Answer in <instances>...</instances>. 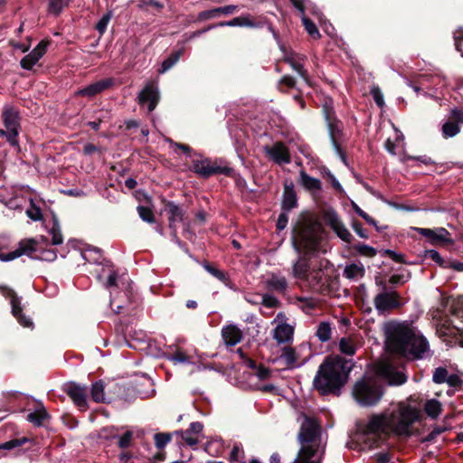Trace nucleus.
I'll use <instances>...</instances> for the list:
<instances>
[{
    "label": "nucleus",
    "mask_w": 463,
    "mask_h": 463,
    "mask_svg": "<svg viewBox=\"0 0 463 463\" xmlns=\"http://www.w3.org/2000/svg\"><path fill=\"white\" fill-rule=\"evenodd\" d=\"M420 418V411L407 402H399L381 413L369 417L365 426L367 434H395L410 436L411 428Z\"/></svg>",
    "instance_id": "obj_1"
},
{
    "label": "nucleus",
    "mask_w": 463,
    "mask_h": 463,
    "mask_svg": "<svg viewBox=\"0 0 463 463\" xmlns=\"http://www.w3.org/2000/svg\"><path fill=\"white\" fill-rule=\"evenodd\" d=\"M387 348L408 359H425L430 356L428 340L404 323L390 322L385 325Z\"/></svg>",
    "instance_id": "obj_2"
},
{
    "label": "nucleus",
    "mask_w": 463,
    "mask_h": 463,
    "mask_svg": "<svg viewBox=\"0 0 463 463\" xmlns=\"http://www.w3.org/2000/svg\"><path fill=\"white\" fill-rule=\"evenodd\" d=\"M298 439L300 449L293 463H321L324 450L321 447L322 429L314 417L300 414Z\"/></svg>",
    "instance_id": "obj_3"
},
{
    "label": "nucleus",
    "mask_w": 463,
    "mask_h": 463,
    "mask_svg": "<svg viewBox=\"0 0 463 463\" xmlns=\"http://www.w3.org/2000/svg\"><path fill=\"white\" fill-rule=\"evenodd\" d=\"M353 364L340 356L327 357L319 366L313 385L322 394L336 393L345 385Z\"/></svg>",
    "instance_id": "obj_4"
},
{
    "label": "nucleus",
    "mask_w": 463,
    "mask_h": 463,
    "mask_svg": "<svg viewBox=\"0 0 463 463\" xmlns=\"http://www.w3.org/2000/svg\"><path fill=\"white\" fill-rule=\"evenodd\" d=\"M383 395V391L376 378L364 376L353 389L355 401L364 407L376 405Z\"/></svg>",
    "instance_id": "obj_5"
},
{
    "label": "nucleus",
    "mask_w": 463,
    "mask_h": 463,
    "mask_svg": "<svg viewBox=\"0 0 463 463\" xmlns=\"http://www.w3.org/2000/svg\"><path fill=\"white\" fill-rule=\"evenodd\" d=\"M2 120L5 129H0V137H5L11 146H18L20 128L19 111L11 105H5L2 111Z\"/></svg>",
    "instance_id": "obj_6"
},
{
    "label": "nucleus",
    "mask_w": 463,
    "mask_h": 463,
    "mask_svg": "<svg viewBox=\"0 0 463 463\" xmlns=\"http://www.w3.org/2000/svg\"><path fill=\"white\" fill-rule=\"evenodd\" d=\"M192 171L203 178H208L213 175H231L232 168L222 165V159L212 160L208 157L200 156L194 159L192 163Z\"/></svg>",
    "instance_id": "obj_7"
},
{
    "label": "nucleus",
    "mask_w": 463,
    "mask_h": 463,
    "mask_svg": "<svg viewBox=\"0 0 463 463\" xmlns=\"http://www.w3.org/2000/svg\"><path fill=\"white\" fill-rule=\"evenodd\" d=\"M374 307L379 314H384L401 306L400 296L396 291L383 290L377 294L373 299Z\"/></svg>",
    "instance_id": "obj_8"
},
{
    "label": "nucleus",
    "mask_w": 463,
    "mask_h": 463,
    "mask_svg": "<svg viewBox=\"0 0 463 463\" xmlns=\"http://www.w3.org/2000/svg\"><path fill=\"white\" fill-rule=\"evenodd\" d=\"M272 324H276L273 329V337L279 344L288 343L293 339L294 327L286 323L283 313H278Z\"/></svg>",
    "instance_id": "obj_9"
},
{
    "label": "nucleus",
    "mask_w": 463,
    "mask_h": 463,
    "mask_svg": "<svg viewBox=\"0 0 463 463\" xmlns=\"http://www.w3.org/2000/svg\"><path fill=\"white\" fill-rule=\"evenodd\" d=\"M306 350L309 351V348L305 345H299L296 348L285 347L280 358L285 362L288 367H299L305 364L310 358V354L301 357V353Z\"/></svg>",
    "instance_id": "obj_10"
},
{
    "label": "nucleus",
    "mask_w": 463,
    "mask_h": 463,
    "mask_svg": "<svg viewBox=\"0 0 463 463\" xmlns=\"http://www.w3.org/2000/svg\"><path fill=\"white\" fill-rule=\"evenodd\" d=\"M414 230L421 236L426 238L431 244H452L453 240L450 233L442 227L429 228H414Z\"/></svg>",
    "instance_id": "obj_11"
},
{
    "label": "nucleus",
    "mask_w": 463,
    "mask_h": 463,
    "mask_svg": "<svg viewBox=\"0 0 463 463\" xmlns=\"http://www.w3.org/2000/svg\"><path fill=\"white\" fill-rule=\"evenodd\" d=\"M282 51L284 52L283 60L290 65V67L305 80V82L309 84L308 73L304 68L307 56L292 51Z\"/></svg>",
    "instance_id": "obj_12"
},
{
    "label": "nucleus",
    "mask_w": 463,
    "mask_h": 463,
    "mask_svg": "<svg viewBox=\"0 0 463 463\" xmlns=\"http://www.w3.org/2000/svg\"><path fill=\"white\" fill-rule=\"evenodd\" d=\"M160 99V93L155 82L147 83L138 94V102L141 105L147 104L148 111H153Z\"/></svg>",
    "instance_id": "obj_13"
},
{
    "label": "nucleus",
    "mask_w": 463,
    "mask_h": 463,
    "mask_svg": "<svg viewBox=\"0 0 463 463\" xmlns=\"http://www.w3.org/2000/svg\"><path fill=\"white\" fill-rule=\"evenodd\" d=\"M377 373L386 379L391 385H401L407 380L402 371L397 370L387 363L379 364Z\"/></svg>",
    "instance_id": "obj_14"
},
{
    "label": "nucleus",
    "mask_w": 463,
    "mask_h": 463,
    "mask_svg": "<svg viewBox=\"0 0 463 463\" xmlns=\"http://www.w3.org/2000/svg\"><path fill=\"white\" fill-rule=\"evenodd\" d=\"M65 392L73 401L76 406H78L81 410L87 409L88 389L85 385H80L75 383H70L66 385Z\"/></svg>",
    "instance_id": "obj_15"
},
{
    "label": "nucleus",
    "mask_w": 463,
    "mask_h": 463,
    "mask_svg": "<svg viewBox=\"0 0 463 463\" xmlns=\"http://www.w3.org/2000/svg\"><path fill=\"white\" fill-rule=\"evenodd\" d=\"M114 84V80L111 78H107L100 80L99 81L93 82L85 88H82L75 92V96H84L88 98H92L105 90L109 89Z\"/></svg>",
    "instance_id": "obj_16"
},
{
    "label": "nucleus",
    "mask_w": 463,
    "mask_h": 463,
    "mask_svg": "<svg viewBox=\"0 0 463 463\" xmlns=\"http://www.w3.org/2000/svg\"><path fill=\"white\" fill-rule=\"evenodd\" d=\"M48 42L41 41L37 46L21 60V67L24 70H32L47 51Z\"/></svg>",
    "instance_id": "obj_17"
},
{
    "label": "nucleus",
    "mask_w": 463,
    "mask_h": 463,
    "mask_svg": "<svg viewBox=\"0 0 463 463\" xmlns=\"http://www.w3.org/2000/svg\"><path fill=\"white\" fill-rule=\"evenodd\" d=\"M165 211L168 213L169 227L172 230L174 240L177 244H181L179 239L176 237L177 224L183 222L184 212L174 203H168L165 206Z\"/></svg>",
    "instance_id": "obj_18"
},
{
    "label": "nucleus",
    "mask_w": 463,
    "mask_h": 463,
    "mask_svg": "<svg viewBox=\"0 0 463 463\" xmlns=\"http://www.w3.org/2000/svg\"><path fill=\"white\" fill-rule=\"evenodd\" d=\"M41 246L38 241L34 239L24 240L19 242L18 248L9 252L10 261L23 255L32 256L33 253L40 251Z\"/></svg>",
    "instance_id": "obj_19"
},
{
    "label": "nucleus",
    "mask_w": 463,
    "mask_h": 463,
    "mask_svg": "<svg viewBox=\"0 0 463 463\" xmlns=\"http://www.w3.org/2000/svg\"><path fill=\"white\" fill-rule=\"evenodd\" d=\"M7 297L10 298L13 316L17 319L21 326L30 327L33 325V322L29 317L23 315L21 298L13 290L8 291Z\"/></svg>",
    "instance_id": "obj_20"
},
{
    "label": "nucleus",
    "mask_w": 463,
    "mask_h": 463,
    "mask_svg": "<svg viewBox=\"0 0 463 463\" xmlns=\"http://www.w3.org/2000/svg\"><path fill=\"white\" fill-rule=\"evenodd\" d=\"M266 153L279 165L289 164L291 157L288 149L282 143H276L271 147H265Z\"/></svg>",
    "instance_id": "obj_21"
},
{
    "label": "nucleus",
    "mask_w": 463,
    "mask_h": 463,
    "mask_svg": "<svg viewBox=\"0 0 463 463\" xmlns=\"http://www.w3.org/2000/svg\"><path fill=\"white\" fill-rule=\"evenodd\" d=\"M222 337L227 346H234L242 339V332L236 325L230 324L222 327Z\"/></svg>",
    "instance_id": "obj_22"
},
{
    "label": "nucleus",
    "mask_w": 463,
    "mask_h": 463,
    "mask_svg": "<svg viewBox=\"0 0 463 463\" xmlns=\"http://www.w3.org/2000/svg\"><path fill=\"white\" fill-rule=\"evenodd\" d=\"M328 223L332 230L336 233V235L345 242L350 243L353 236L348 231V229L345 226L343 222L340 220L338 215L335 213H332L328 216Z\"/></svg>",
    "instance_id": "obj_23"
},
{
    "label": "nucleus",
    "mask_w": 463,
    "mask_h": 463,
    "mask_svg": "<svg viewBox=\"0 0 463 463\" xmlns=\"http://www.w3.org/2000/svg\"><path fill=\"white\" fill-rule=\"evenodd\" d=\"M311 266L304 257H299L292 266V276L298 279L306 280Z\"/></svg>",
    "instance_id": "obj_24"
},
{
    "label": "nucleus",
    "mask_w": 463,
    "mask_h": 463,
    "mask_svg": "<svg viewBox=\"0 0 463 463\" xmlns=\"http://www.w3.org/2000/svg\"><path fill=\"white\" fill-rule=\"evenodd\" d=\"M298 204L297 194L293 189V184H286L284 188L282 209L285 212H289Z\"/></svg>",
    "instance_id": "obj_25"
},
{
    "label": "nucleus",
    "mask_w": 463,
    "mask_h": 463,
    "mask_svg": "<svg viewBox=\"0 0 463 463\" xmlns=\"http://www.w3.org/2000/svg\"><path fill=\"white\" fill-rule=\"evenodd\" d=\"M109 431H110V430L109 428H104L101 431L102 437H104L106 439L118 438V446L121 449H126V448L129 447L132 437H133L132 431L127 430L124 432V434L122 436H118V434H115V433H110ZM111 432H113V430H111Z\"/></svg>",
    "instance_id": "obj_26"
},
{
    "label": "nucleus",
    "mask_w": 463,
    "mask_h": 463,
    "mask_svg": "<svg viewBox=\"0 0 463 463\" xmlns=\"http://www.w3.org/2000/svg\"><path fill=\"white\" fill-rule=\"evenodd\" d=\"M364 267L361 263H352L346 265L344 269V276L351 280H359L364 276Z\"/></svg>",
    "instance_id": "obj_27"
},
{
    "label": "nucleus",
    "mask_w": 463,
    "mask_h": 463,
    "mask_svg": "<svg viewBox=\"0 0 463 463\" xmlns=\"http://www.w3.org/2000/svg\"><path fill=\"white\" fill-rule=\"evenodd\" d=\"M268 288L278 292H284L288 288V281L284 276L271 274L266 281Z\"/></svg>",
    "instance_id": "obj_28"
},
{
    "label": "nucleus",
    "mask_w": 463,
    "mask_h": 463,
    "mask_svg": "<svg viewBox=\"0 0 463 463\" xmlns=\"http://www.w3.org/2000/svg\"><path fill=\"white\" fill-rule=\"evenodd\" d=\"M299 184L308 191H318L321 189V182L317 178L308 175L303 170L299 173Z\"/></svg>",
    "instance_id": "obj_29"
},
{
    "label": "nucleus",
    "mask_w": 463,
    "mask_h": 463,
    "mask_svg": "<svg viewBox=\"0 0 463 463\" xmlns=\"http://www.w3.org/2000/svg\"><path fill=\"white\" fill-rule=\"evenodd\" d=\"M325 273L321 268H310L306 282L312 288L322 285L325 282Z\"/></svg>",
    "instance_id": "obj_30"
},
{
    "label": "nucleus",
    "mask_w": 463,
    "mask_h": 463,
    "mask_svg": "<svg viewBox=\"0 0 463 463\" xmlns=\"http://www.w3.org/2000/svg\"><path fill=\"white\" fill-rule=\"evenodd\" d=\"M108 275L107 280L104 282L106 288L117 286V279L118 278L117 272L112 269L111 265L106 264L102 269V272H99L98 279L101 281L102 278Z\"/></svg>",
    "instance_id": "obj_31"
},
{
    "label": "nucleus",
    "mask_w": 463,
    "mask_h": 463,
    "mask_svg": "<svg viewBox=\"0 0 463 463\" xmlns=\"http://www.w3.org/2000/svg\"><path fill=\"white\" fill-rule=\"evenodd\" d=\"M437 333L439 336H457L458 335L460 336L463 345V328L453 326H447L446 324L441 325L438 327Z\"/></svg>",
    "instance_id": "obj_32"
},
{
    "label": "nucleus",
    "mask_w": 463,
    "mask_h": 463,
    "mask_svg": "<svg viewBox=\"0 0 463 463\" xmlns=\"http://www.w3.org/2000/svg\"><path fill=\"white\" fill-rule=\"evenodd\" d=\"M326 120L329 121L328 114H326ZM328 129H329V133H330V136H331L332 143H333V146H334L335 151L337 152V154L340 155V156L342 157V160L344 162H345V155L341 151V148H340L339 145L336 142V136L340 132V128L338 127L337 124H334L332 122H328Z\"/></svg>",
    "instance_id": "obj_33"
},
{
    "label": "nucleus",
    "mask_w": 463,
    "mask_h": 463,
    "mask_svg": "<svg viewBox=\"0 0 463 463\" xmlns=\"http://www.w3.org/2000/svg\"><path fill=\"white\" fill-rule=\"evenodd\" d=\"M49 417L44 407L41 406L27 415V420L36 426H40Z\"/></svg>",
    "instance_id": "obj_34"
},
{
    "label": "nucleus",
    "mask_w": 463,
    "mask_h": 463,
    "mask_svg": "<svg viewBox=\"0 0 463 463\" xmlns=\"http://www.w3.org/2000/svg\"><path fill=\"white\" fill-rule=\"evenodd\" d=\"M105 384L102 381L96 382L91 386V398L96 402H107L105 396Z\"/></svg>",
    "instance_id": "obj_35"
},
{
    "label": "nucleus",
    "mask_w": 463,
    "mask_h": 463,
    "mask_svg": "<svg viewBox=\"0 0 463 463\" xmlns=\"http://www.w3.org/2000/svg\"><path fill=\"white\" fill-rule=\"evenodd\" d=\"M316 335L321 342L328 341L332 335L330 324L328 322L320 323L317 326Z\"/></svg>",
    "instance_id": "obj_36"
},
{
    "label": "nucleus",
    "mask_w": 463,
    "mask_h": 463,
    "mask_svg": "<svg viewBox=\"0 0 463 463\" xmlns=\"http://www.w3.org/2000/svg\"><path fill=\"white\" fill-rule=\"evenodd\" d=\"M424 410L430 417L435 419L441 411V403L435 399L430 400L426 402Z\"/></svg>",
    "instance_id": "obj_37"
},
{
    "label": "nucleus",
    "mask_w": 463,
    "mask_h": 463,
    "mask_svg": "<svg viewBox=\"0 0 463 463\" xmlns=\"http://www.w3.org/2000/svg\"><path fill=\"white\" fill-rule=\"evenodd\" d=\"M339 349L341 353L346 355H354L355 354V345L353 339L343 337L339 342Z\"/></svg>",
    "instance_id": "obj_38"
},
{
    "label": "nucleus",
    "mask_w": 463,
    "mask_h": 463,
    "mask_svg": "<svg viewBox=\"0 0 463 463\" xmlns=\"http://www.w3.org/2000/svg\"><path fill=\"white\" fill-rule=\"evenodd\" d=\"M183 51H177L175 53L171 54L167 59H165L162 64L161 69L159 70V73H165L168 70H170L180 59Z\"/></svg>",
    "instance_id": "obj_39"
},
{
    "label": "nucleus",
    "mask_w": 463,
    "mask_h": 463,
    "mask_svg": "<svg viewBox=\"0 0 463 463\" xmlns=\"http://www.w3.org/2000/svg\"><path fill=\"white\" fill-rule=\"evenodd\" d=\"M459 130V125L450 120L445 122L442 126V135L446 138L455 137Z\"/></svg>",
    "instance_id": "obj_40"
},
{
    "label": "nucleus",
    "mask_w": 463,
    "mask_h": 463,
    "mask_svg": "<svg viewBox=\"0 0 463 463\" xmlns=\"http://www.w3.org/2000/svg\"><path fill=\"white\" fill-rule=\"evenodd\" d=\"M403 141V135L398 129H395V140L392 141L391 138H388L385 141V148L386 150L392 154H396V147L399 146L401 142Z\"/></svg>",
    "instance_id": "obj_41"
},
{
    "label": "nucleus",
    "mask_w": 463,
    "mask_h": 463,
    "mask_svg": "<svg viewBox=\"0 0 463 463\" xmlns=\"http://www.w3.org/2000/svg\"><path fill=\"white\" fill-rule=\"evenodd\" d=\"M301 20L306 31L311 37L315 39L320 37V33L317 27L309 18L306 16V14L301 15Z\"/></svg>",
    "instance_id": "obj_42"
},
{
    "label": "nucleus",
    "mask_w": 463,
    "mask_h": 463,
    "mask_svg": "<svg viewBox=\"0 0 463 463\" xmlns=\"http://www.w3.org/2000/svg\"><path fill=\"white\" fill-rule=\"evenodd\" d=\"M50 234L52 235V243L53 245H60L63 242V237L61 232V227L56 219L53 221V224L50 230Z\"/></svg>",
    "instance_id": "obj_43"
},
{
    "label": "nucleus",
    "mask_w": 463,
    "mask_h": 463,
    "mask_svg": "<svg viewBox=\"0 0 463 463\" xmlns=\"http://www.w3.org/2000/svg\"><path fill=\"white\" fill-rule=\"evenodd\" d=\"M245 453L241 444H235L230 454V460L232 463H245L243 461Z\"/></svg>",
    "instance_id": "obj_44"
},
{
    "label": "nucleus",
    "mask_w": 463,
    "mask_h": 463,
    "mask_svg": "<svg viewBox=\"0 0 463 463\" xmlns=\"http://www.w3.org/2000/svg\"><path fill=\"white\" fill-rule=\"evenodd\" d=\"M71 0H50L49 12L58 15L63 8L68 6Z\"/></svg>",
    "instance_id": "obj_45"
},
{
    "label": "nucleus",
    "mask_w": 463,
    "mask_h": 463,
    "mask_svg": "<svg viewBox=\"0 0 463 463\" xmlns=\"http://www.w3.org/2000/svg\"><path fill=\"white\" fill-rule=\"evenodd\" d=\"M26 215L33 222H38L43 219L42 210L34 204L33 199L30 200V207L26 210Z\"/></svg>",
    "instance_id": "obj_46"
},
{
    "label": "nucleus",
    "mask_w": 463,
    "mask_h": 463,
    "mask_svg": "<svg viewBox=\"0 0 463 463\" xmlns=\"http://www.w3.org/2000/svg\"><path fill=\"white\" fill-rule=\"evenodd\" d=\"M113 17V12L109 10L99 20L96 24V30L99 32L100 35H102L108 27L111 18Z\"/></svg>",
    "instance_id": "obj_47"
},
{
    "label": "nucleus",
    "mask_w": 463,
    "mask_h": 463,
    "mask_svg": "<svg viewBox=\"0 0 463 463\" xmlns=\"http://www.w3.org/2000/svg\"><path fill=\"white\" fill-rule=\"evenodd\" d=\"M29 439L27 438H20V439H13L8 441H5L4 443H0V450H12L15 448H18L20 446H23L25 444Z\"/></svg>",
    "instance_id": "obj_48"
},
{
    "label": "nucleus",
    "mask_w": 463,
    "mask_h": 463,
    "mask_svg": "<svg viewBox=\"0 0 463 463\" xmlns=\"http://www.w3.org/2000/svg\"><path fill=\"white\" fill-rule=\"evenodd\" d=\"M252 23L247 17H235L228 22H222L217 26H252Z\"/></svg>",
    "instance_id": "obj_49"
},
{
    "label": "nucleus",
    "mask_w": 463,
    "mask_h": 463,
    "mask_svg": "<svg viewBox=\"0 0 463 463\" xmlns=\"http://www.w3.org/2000/svg\"><path fill=\"white\" fill-rule=\"evenodd\" d=\"M137 213L139 217L146 222L152 223L155 222V217L152 210L146 206L139 205L137 207Z\"/></svg>",
    "instance_id": "obj_50"
},
{
    "label": "nucleus",
    "mask_w": 463,
    "mask_h": 463,
    "mask_svg": "<svg viewBox=\"0 0 463 463\" xmlns=\"http://www.w3.org/2000/svg\"><path fill=\"white\" fill-rule=\"evenodd\" d=\"M448 375H449V372L446 368L438 367L435 369V371L433 373L432 380L434 383H439V384L444 383L447 381Z\"/></svg>",
    "instance_id": "obj_51"
},
{
    "label": "nucleus",
    "mask_w": 463,
    "mask_h": 463,
    "mask_svg": "<svg viewBox=\"0 0 463 463\" xmlns=\"http://www.w3.org/2000/svg\"><path fill=\"white\" fill-rule=\"evenodd\" d=\"M176 434H179L181 436L182 439L190 447L196 446L199 443L200 439H201L198 436L194 437L193 436L194 434H191L190 431L180 430V431H176Z\"/></svg>",
    "instance_id": "obj_52"
},
{
    "label": "nucleus",
    "mask_w": 463,
    "mask_h": 463,
    "mask_svg": "<svg viewBox=\"0 0 463 463\" xmlns=\"http://www.w3.org/2000/svg\"><path fill=\"white\" fill-rule=\"evenodd\" d=\"M155 443L157 449H163L171 440V434L169 433H156L154 436Z\"/></svg>",
    "instance_id": "obj_53"
},
{
    "label": "nucleus",
    "mask_w": 463,
    "mask_h": 463,
    "mask_svg": "<svg viewBox=\"0 0 463 463\" xmlns=\"http://www.w3.org/2000/svg\"><path fill=\"white\" fill-rule=\"evenodd\" d=\"M203 267L211 275L220 281L225 282L228 279V276L225 272L211 266L210 264H204Z\"/></svg>",
    "instance_id": "obj_54"
},
{
    "label": "nucleus",
    "mask_w": 463,
    "mask_h": 463,
    "mask_svg": "<svg viewBox=\"0 0 463 463\" xmlns=\"http://www.w3.org/2000/svg\"><path fill=\"white\" fill-rule=\"evenodd\" d=\"M9 248L8 240L5 236H0V260L3 262L10 261L9 253H4Z\"/></svg>",
    "instance_id": "obj_55"
},
{
    "label": "nucleus",
    "mask_w": 463,
    "mask_h": 463,
    "mask_svg": "<svg viewBox=\"0 0 463 463\" xmlns=\"http://www.w3.org/2000/svg\"><path fill=\"white\" fill-rule=\"evenodd\" d=\"M354 249L361 255H364V256H367V257H373L377 253V251H376V250L374 248H373V247H371L369 245H366V244H363V243H359V244L355 245Z\"/></svg>",
    "instance_id": "obj_56"
},
{
    "label": "nucleus",
    "mask_w": 463,
    "mask_h": 463,
    "mask_svg": "<svg viewBox=\"0 0 463 463\" xmlns=\"http://www.w3.org/2000/svg\"><path fill=\"white\" fill-rule=\"evenodd\" d=\"M219 15H220V12H219V8L217 7V8L200 12L198 14L197 19L199 21H205V20H210V19L218 17Z\"/></svg>",
    "instance_id": "obj_57"
},
{
    "label": "nucleus",
    "mask_w": 463,
    "mask_h": 463,
    "mask_svg": "<svg viewBox=\"0 0 463 463\" xmlns=\"http://www.w3.org/2000/svg\"><path fill=\"white\" fill-rule=\"evenodd\" d=\"M426 258H429L439 264L440 267L445 268V265L448 261H445L441 255L436 250H429L425 254Z\"/></svg>",
    "instance_id": "obj_58"
},
{
    "label": "nucleus",
    "mask_w": 463,
    "mask_h": 463,
    "mask_svg": "<svg viewBox=\"0 0 463 463\" xmlns=\"http://www.w3.org/2000/svg\"><path fill=\"white\" fill-rule=\"evenodd\" d=\"M260 303L266 307L273 308L279 305V300L271 295L265 294L260 296Z\"/></svg>",
    "instance_id": "obj_59"
},
{
    "label": "nucleus",
    "mask_w": 463,
    "mask_h": 463,
    "mask_svg": "<svg viewBox=\"0 0 463 463\" xmlns=\"http://www.w3.org/2000/svg\"><path fill=\"white\" fill-rule=\"evenodd\" d=\"M39 252L40 255H37L36 257L42 260L53 261L57 258L56 252L52 250L41 249Z\"/></svg>",
    "instance_id": "obj_60"
},
{
    "label": "nucleus",
    "mask_w": 463,
    "mask_h": 463,
    "mask_svg": "<svg viewBox=\"0 0 463 463\" xmlns=\"http://www.w3.org/2000/svg\"><path fill=\"white\" fill-rule=\"evenodd\" d=\"M203 423L199 421L192 422L189 426V429L185 431H190L191 434L197 435L199 438L203 439Z\"/></svg>",
    "instance_id": "obj_61"
},
{
    "label": "nucleus",
    "mask_w": 463,
    "mask_h": 463,
    "mask_svg": "<svg viewBox=\"0 0 463 463\" xmlns=\"http://www.w3.org/2000/svg\"><path fill=\"white\" fill-rule=\"evenodd\" d=\"M169 360L174 364H188L190 363L189 357L182 353L176 352L175 354L169 357Z\"/></svg>",
    "instance_id": "obj_62"
},
{
    "label": "nucleus",
    "mask_w": 463,
    "mask_h": 463,
    "mask_svg": "<svg viewBox=\"0 0 463 463\" xmlns=\"http://www.w3.org/2000/svg\"><path fill=\"white\" fill-rule=\"evenodd\" d=\"M371 93L378 107L383 108L384 106V99L381 90L378 87H373Z\"/></svg>",
    "instance_id": "obj_63"
},
{
    "label": "nucleus",
    "mask_w": 463,
    "mask_h": 463,
    "mask_svg": "<svg viewBox=\"0 0 463 463\" xmlns=\"http://www.w3.org/2000/svg\"><path fill=\"white\" fill-rule=\"evenodd\" d=\"M446 430L445 428L443 427H436L434 428L429 434L428 436L425 438V441H428V442H433L436 438L440 435L442 432H444Z\"/></svg>",
    "instance_id": "obj_64"
}]
</instances>
